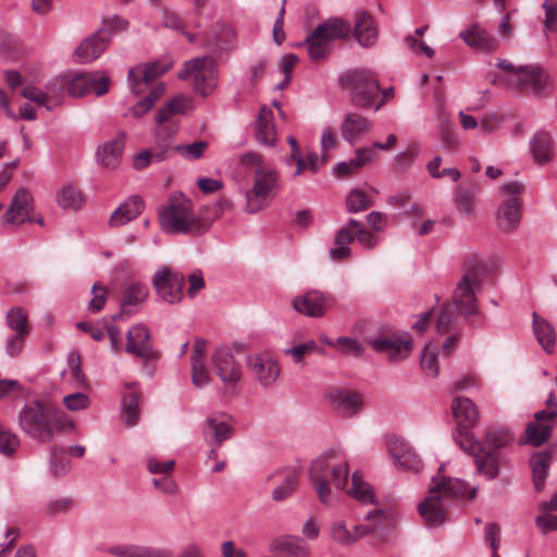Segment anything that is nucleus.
<instances>
[{
    "label": "nucleus",
    "instance_id": "1",
    "mask_svg": "<svg viewBox=\"0 0 557 557\" xmlns=\"http://www.w3.org/2000/svg\"><path fill=\"white\" fill-rule=\"evenodd\" d=\"M308 475L319 500L325 506H332L335 500L330 484L337 491L346 490L347 495L362 504H375L373 487L359 472L351 474V487L347 488L350 478L348 462L334 450L325 451L313 459Z\"/></svg>",
    "mask_w": 557,
    "mask_h": 557
},
{
    "label": "nucleus",
    "instance_id": "2",
    "mask_svg": "<svg viewBox=\"0 0 557 557\" xmlns=\"http://www.w3.org/2000/svg\"><path fill=\"white\" fill-rule=\"evenodd\" d=\"M478 488H470L459 479L437 474L432 478L429 495L419 505L418 510L429 527L442 525L447 518L451 499H473Z\"/></svg>",
    "mask_w": 557,
    "mask_h": 557
},
{
    "label": "nucleus",
    "instance_id": "3",
    "mask_svg": "<svg viewBox=\"0 0 557 557\" xmlns=\"http://www.w3.org/2000/svg\"><path fill=\"white\" fill-rule=\"evenodd\" d=\"M239 164L253 175L252 187L245 193V210L249 213L258 212L267 207L278 191V172L257 152L242 154Z\"/></svg>",
    "mask_w": 557,
    "mask_h": 557
},
{
    "label": "nucleus",
    "instance_id": "4",
    "mask_svg": "<svg viewBox=\"0 0 557 557\" xmlns=\"http://www.w3.org/2000/svg\"><path fill=\"white\" fill-rule=\"evenodd\" d=\"M18 425L28 436L40 442L51 441L54 432L62 431L66 425L74 429L72 421L38 400L30 401L22 408Z\"/></svg>",
    "mask_w": 557,
    "mask_h": 557
},
{
    "label": "nucleus",
    "instance_id": "5",
    "mask_svg": "<svg viewBox=\"0 0 557 557\" xmlns=\"http://www.w3.org/2000/svg\"><path fill=\"white\" fill-rule=\"evenodd\" d=\"M161 228L169 234L202 233L209 224L202 222L193 210L189 199L172 197L159 212Z\"/></svg>",
    "mask_w": 557,
    "mask_h": 557
},
{
    "label": "nucleus",
    "instance_id": "6",
    "mask_svg": "<svg viewBox=\"0 0 557 557\" xmlns=\"http://www.w3.org/2000/svg\"><path fill=\"white\" fill-rule=\"evenodd\" d=\"M109 84V76L102 72H81L54 78L47 85V90L52 95H59L66 88L72 97H84L89 94L99 97L108 91Z\"/></svg>",
    "mask_w": 557,
    "mask_h": 557
},
{
    "label": "nucleus",
    "instance_id": "7",
    "mask_svg": "<svg viewBox=\"0 0 557 557\" xmlns=\"http://www.w3.org/2000/svg\"><path fill=\"white\" fill-rule=\"evenodd\" d=\"M524 186L520 182L505 183L499 187L500 200L495 212V223L503 233L513 232L522 218V194Z\"/></svg>",
    "mask_w": 557,
    "mask_h": 557
},
{
    "label": "nucleus",
    "instance_id": "8",
    "mask_svg": "<svg viewBox=\"0 0 557 557\" xmlns=\"http://www.w3.org/2000/svg\"><path fill=\"white\" fill-rule=\"evenodd\" d=\"M350 24L342 18H329L320 24L305 44L311 60H322L332 49V41L350 34Z\"/></svg>",
    "mask_w": 557,
    "mask_h": 557
},
{
    "label": "nucleus",
    "instance_id": "9",
    "mask_svg": "<svg viewBox=\"0 0 557 557\" xmlns=\"http://www.w3.org/2000/svg\"><path fill=\"white\" fill-rule=\"evenodd\" d=\"M178 78L193 79L196 91L208 96L218 84L216 62L210 55L194 58L185 62L184 69L178 73Z\"/></svg>",
    "mask_w": 557,
    "mask_h": 557
},
{
    "label": "nucleus",
    "instance_id": "10",
    "mask_svg": "<svg viewBox=\"0 0 557 557\" xmlns=\"http://www.w3.org/2000/svg\"><path fill=\"white\" fill-rule=\"evenodd\" d=\"M344 87L350 94L356 106L371 108L379 92V83L374 75L367 70H355L344 74L341 78Z\"/></svg>",
    "mask_w": 557,
    "mask_h": 557
},
{
    "label": "nucleus",
    "instance_id": "11",
    "mask_svg": "<svg viewBox=\"0 0 557 557\" xmlns=\"http://www.w3.org/2000/svg\"><path fill=\"white\" fill-rule=\"evenodd\" d=\"M245 363L250 377L263 388L273 387L281 376L278 359L269 350L247 355Z\"/></svg>",
    "mask_w": 557,
    "mask_h": 557
},
{
    "label": "nucleus",
    "instance_id": "12",
    "mask_svg": "<svg viewBox=\"0 0 557 557\" xmlns=\"http://www.w3.org/2000/svg\"><path fill=\"white\" fill-rule=\"evenodd\" d=\"M547 409L540 410L534 414V421L530 422L525 429V443L540 446L552 435V431L557 421V399L550 393L546 400Z\"/></svg>",
    "mask_w": 557,
    "mask_h": 557
},
{
    "label": "nucleus",
    "instance_id": "13",
    "mask_svg": "<svg viewBox=\"0 0 557 557\" xmlns=\"http://www.w3.org/2000/svg\"><path fill=\"white\" fill-rule=\"evenodd\" d=\"M185 277L181 272L163 267L156 271L152 285L158 296L165 302L174 305L182 300Z\"/></svg>",
    "mask_w": 557,
    "mask_h": 557
},
{
    "label": "nucleus",
    "instance_id": "14",
    "mask_svg": "<svg viewBox=\"0 0 557 557\" xmlns=\"http://www.w3.org/2000/svg\"><path fill=\"white\" fill-rule=\"evenodd\" d=\"M456 443L461 449L474 457L478 472L487 479H494L498 474V462L494 454H484L480 442L474 440L472 434L460 432L456 436Z\"/></svg>",
    "mask_w": 557,
    "mask_h": 557
},
{
    "label": "nucleus",
    "instance_id": "15",
    "mask_svg": "<svg viewBox=\"0 0 557 557\" xmlns=\"http://www.w3.org/2000/svg\"><path fill=\"white\" fill-rule=\"evenodd\" d=\"M211 362L224 386L230 389L235 388L243 377V372L231 349L225 346L218 347L211 357Z\"/></svg>",
    "mask_w": 557,
    "mask_h": 557
},
{
    "label": "nucleus",
    "instance_id": "16",
    "mask_svg": "<svg viewBox=\"0 0 557 557\" xmlns=\"http://www.w3.org/2000/svg\"><path fill=\"white\" fill-rule=\"evenodd\" d=\"M505 86L515 89L531 88L535 95L542 96L549 86V76L539 65L518 66Z\"/></svg>",
    "mask_w": 557,
    "mask_h": 557
},
{
    "label": "nucleus",
    "instance_id": "17",
    "mask_svg": "<svg viewBox=\"0 0 557 557\" xmlns=\"http://www.w3.org/2000/svg\"><path fill=\"white\" fill-rule=\"evenodd\" d=\"M480 287V278L475 272H469L458 282L453 300L461 315L478 313L475 289Z\"/></svg>",
    "mask_w": 557,
    "mask_h": 557
},
{
    "label": "nucleus",
    "instance_id": "18",
    "mask_svg": "<svg viewBox=\"0 0 557 557\" xmlns=\"http://www.w3.org/2000/svg\"><path fill=\"white\" fill-rule=\"evenodd\" d=\"M376 351L386 354L391 362H398L409 357L412 349L411 337L408 334L387 335L369 341Z\"/></svg>",
    "mask_w": 557,
    "mask_h": 557
},
{
    "label": "nucleus",
    "instance_id": "19",
    "mask_svg": "<svg viewBox=\"0 0 557 557\" xmlns=\"http://www.w3.org/2000/svg\"><path fill=\"white\" fill-rule=\"evenodd\" d=\"M34 210V197L29 189L20 187L13 195L7 212L3 214V223L22 225L32 221L30 213Z\"/></svg>",
    "mask_w": 557,
    "mask_h": 557
},
{
    "label": "nucleus",
    "instance_id": "20",
    "mask_svg": "<svg viewBox=\"0 0 557 557\" xmlns=\"http://www.w3.org/2000/svg\"><path fill=\"white\" fill-rule=\"evenodd\" d=\"M330 406L343 417L351 418L361 412L363 399L352 389L334 387L326 394Z\"/></svg>",
    "mask_w": 557,
    "mask_h": 557
},
{
    "label": "nucleus",
    "instance_id": "21",
    "mask_svg": "<svg viewBox=\"0 0 557 557\" xmlns=\"http://www.w3.org/2000/svg\"><path fill=\"white\" fill-rule=\"evenodd\" d=\"M332 302L333 298L331 295L319 290H310L304 295L296 296L292 301V306L300 314L309 318H321Z\"/></svg>",
    "mask_w": 557,
    "mask_h": 557
},
{
    "label": "nucleus",
    "instance_id": "22",
    "mask_svg": "<svg viewBox=\"0 0 557 557\" xmlns=\"http://www.w3.org/2000/svg\"><path fill=\"white\" fill-rule=\"evenodd\" d=\"M171 66V61H154L131 69L128 72V81L132 90L136 95L141 94L146 86L152 83L158 76L164 74Z\"/></svg>",
    "mask_w": 557,
    "mask_h": 557
},
{
    "label": "nucleus",
    "instance_id": "23",
    "mask_svg": "<svg viewBox=\"0 0 557 557\" xmlns=\"http://www.w3.org/2000/svg\"><path fill=\"white\" fill-rule=\"evenodd\" d=\"M372 128V121L356 112L346 113L339 126L343 139L350 146H355L370 134Z\"/></svg>",
    "mask_w": 557,
    "mask_h": 557
},
{
    "label": "nucleus",
    "instance_id": "24",
    "mask_svg": "<svg viewBox=\"0 0 557 557\" xmlns=\"http://www.w3.org/2000/svg\"><path fill=\"white\" fill-rule=\"evenodd\" d=\"M110 38V32L106 28H101L94 35L84 39L75 50L77 61L87 63L98 59L107 49Z\"/></svg>",
    "mask_w": 557,
    "mask_h": 557
},
{
    "label": "nucleus",
    "instance_id": "25",
    "mask_svg": "<svg viewBox=\"0 0 557 557\" xmlns=\"http://www.w3.org/2000/svg\"><path fill=\"white\" fill-rule=\"evenodd\" d=\"M451 410L458 425V432L455 437L460 432L471 434V428L476 424L480 418L478 407L473 400L463 396L455 397L451 401Z\"/></svg>",
    "mask_w": 557,
    "mask_h": 557
},
{
    "label": "nucleus",
    "instance_id": "26",
    "mask_svg": "<svg viewBox=\"0 0 557 557\" xmlns=\"http://www.w3.org/2000/svg\"><path fill=\"white\" fill-rule=\"evenodd\" d=\"M394 465L403 470L419 472L422 462L413 449L403 440H394L388 445Z\"/></svg>",
    "mask_w": 557,
    "mask_h": 557
},
{
    "label": "nucleus",
    "instance_id": "27",
    "mask_svg": "<svg viewBox=\"0 0 557 557\" xmlns=\"http://www.w3.org/2000/svg\"><path fill=\"white\" fill-rule=\"evenodd\" d=\"M163 128H158L156 132L157 149H144L136 153L133 158V168L135 170L146 169L152 162H160L165 159L166 153L171 150L168 136L163 134Z\"/></svg>",
    "mask_w": 557,
    "mask_h": 557
},
{
    "label": "nucleus",
    "instance_id": "28",
    "mask_svg": "<svg viewBox=\"0 0 557 557\" xmlns=\"http://www.w3.org/2000/svg\"><path fill=\"white\" fill-rule=\"evenodd\" d=\"M126 351L136 357L147 358L151 354L149 329L144 324H136L127 332Z\"/></svg>",
    "mask_w": 557,
    "mask_h": 557
},
{
    "label": "nucleus",
    "instance_id": "29",
    "mask_svg": "<svg viewBox=\"0 0 557 557\" xmlns=\"http://www.w3.org/2000/svg\"><path fill=\"white\" fill-rule=\"evenodd\" d=\"M255 138L262 146H274L276 143V127L273 111L261 107L255 123Z\"/></svg>",
    "mask_w": 557,
    "mask_h": 557
},
{
    "label": "nucleus",
    "instance_id": "30",
    "mask_svg": "<svg viewBox=\"0 0 557 557\" xmlns=\"http://www.w3.org/2000/svg\"><path fill=\"white\" fill-rule=\"evenodd\" d=\"M234 432L231 419L225 414L209 416L205 420L203 434L211 437L216 445L231 438Z\"/></svg>",
    "mask_w": 557,
    "mask_h": 557
},
{
    "label": "nucleus",
    "instance_id": "31",
    "mask_svg": "<svg viewBox=\"0 0 557 557\" xmlns=\"http://www.w3.org/2000/svg\"><path fill=\"white\" fill-rule=\"evenodd\" d=\"M149 295V288L145 283L131 282L123 290L121 298L122 313L132 314L138 311L139 307L146 301Z\"/></svg>",
    "mask_w": 557,
    "mask_h": 557
},
{
    "label": "nucleus",
    "instance_id": "32",
    "mask_svg": "<svg viewBox=\"0 0 557 557\" xmlns=\"http://www.w3.org/2000/svg\"><path fill=\"white\" fill-rule=\"evenodd\" d=\"M191 108V99L184 95H178L174 97L164 108H161L157 114V124L158 128H163V134L168 137H171L172 134L175 133V128L172 127L171 131H168L163 124L170 120L173 114H183L187 112Z\"/></svg>",
    "mask_w": 557,
    "mask_h": 557
},
{
    "label": "nucleus",
    "instance_id": "33",
    "mask_svg": "<svg viewBox=\"0 0 557 557\" xmlns=\"http://www.w3.org/2000/svg\"><path fill=\"white\" fill-rule=\"evenodd\" d=\"M144 209V202L140 197L132 196L121 203L111 214L109 224L113 227L125 225L136 219Z\"/></svg>",
    "mask_w": 557,
    "mask_h": 557
},
{
    "label": "nucleus",
    "instance_id": "34",
    "mask_svg": "<svg viewBox=\"0 0 557 557\" xmlns=\"http://www.w3.org/2000/svg\"><path fill=\"white\" fill-rule=\"evenodd\" d=\"M459 37L471 48L493 51L497 48V40L481 26L473 24L459 34Z\"/></svg>",
    "mask_w": 557,
    "mask_h": 557
},
{
    "label": "nucleus",
    "instance_id": "35",
    "mask_svg": "<svg viewBox=\"0 0 557 557\" xmlns=\"http://www.w3.org/2000/svg\"><path fill=\"white\" fill-rule=\"evenodd\" d=\"M109 553L116 557H171L168 549L136 544L112 546Z\"/></svg>",
    "mask_w": 557,
    "mask_h": 557
},
{
    "label": "nucleus",
    "instance_id": "36",
    "mask_svg": "<svg viewBox=\"0 0 557 557\" xmlns=\"http://www.w3.org/2000/svg\"><path fill=\"white\" fill-rule=\"evenodd\" d=\"M530 146L533 159L536 163L543 165L553 160L554 140L549 133H535L531 139Z\"/></svg>",
    "mask_w": 557,
    "mask_h": 557
},
{
    "label": "nucleus",
    "instance_id": "37",
    "mask_svg": "<svg viewBox=\"0 0 557 557\" xmlns=\"http://www.w3.org/2000/svg\"><path fill=\"white\" fill-rule=\"evenodd\" d=\"M272 549L287 557H310L309 546L298 536L285 535L278 537L273 542Z\"/></svg>",
    "mask_w": 557,
    "mask_h": 557
},
{
    "label": "nucleus",
    "instance_id": "38",
    "mask_svg": "<svg viewBox=\"0 0 557 557\" xmlns=\"http://www.w3.org/2000/svg\"><path fill=\"white\" fill-rule=\"evenodd\" d=\"M533 332L536 336L539 344L542 348L552 354L555 348L556 334L552 324L544 318H541L536 312H533Z\"/></svg>",
    "mask_w": 557,
    "mask_h": 557
},
{
    "label": "nucleus",
    "instance_id": "39",
    "mask_svg": "<svg viewBox=\"0 0 557 557\" xmlns=\"http://www.w3.org/2000/svg\"><path fill=\"white\" fill-rule=\"evenodd\" d=\"M124 136L120 135L98 148V158L106 168H115L124 150Z\"/></svg>",
    "mask_w": 557,
    "mask_h": 557
},
{
    "label": "nucleus",
    "instance_id": "40",
    "mask_svg": "<svg viewBox=\"0 0 557 557\" xmlns=\"http://www.w3.org/2000/svg\"><path fill=\"white\" fill-rule=\"evenodd\" d=\"M277 475L281 478V483L273 488L272 498L280 502L286 499L295 492L299 475L297 470L292 468L281 471Z\"/></svg>",
    "mask_w": 557,
    "mask_h": 557
},
{
    "label": "nucleus",
    "instance_id": "41",
    "mask_svg": "<svg viewBox=\"0 0 557 557\" xmlns=\"http://www.w3.org/2000/svg\"><path fill=\"white\" fill-rule=\"evenodd\" d=\"M533 475V484L537 491L544 487L546 476L550 467V455L547 451L534 454L530 459Z\"/></svg>",
    "mask_w": 557,
    "mask_h": 557
},
{
    "label": "nucleus",
    "instance_id": "42",
    "mask_svg": "<svg viewBox=\"0 0 557 557\" xmlns=\"http://www.w3.org/2000/svg\"><path fill=\"white\" fill-rule=\"evenodd\" d=\"M355 36L358 42L364 47H370L375 41L376 30L373 26V21L366 12L357 14Z\"/></svg>",
    "mask_w": 557,
    "mask_h": 557
},
{
    "label": "nucleus",
    "instance_id": "43",
    "mask_svg": "<svg viewBox=\"0 0 557 557\" xmlns=\"http://www.w3.org/2000/svg\"><path fill=\"white\" fill-rule=\"evenodd\" d=\"M290 346L283 349V355L290 357L295 363L302 362L305 356L312 352H322L313 339L298 342L296 335L289 339Z\"/></svg>",
    "mask_w": 557,
    "mask_h": 557
},
{
    "label": "nucleus",
    "instance_id": "44",
    "mask_svg": "<svg viewBox=\"0 0 557 557\" xmlns=\"http://www.w3.org/2000/svg\"><path fill=\"white\" fill-rule=\"evenodd\" d=\"M57 202L62 209L78 210L84 202V198L78 188L74 185L67 184L59 189L57 194Z\"/></svg>",
    "mask_w": 557,
    "mask_h": 557
},
{
    "label": "nucleus",
    "instance_id": "45",
    "mask_svg": "<svg viewBox=\"0 0 557 557\" xmlns=\"http://www.w3.org/2000/svg\"><path fill=\"white\" fill-rule=\"evenodd\" d=\"M420 368L425 376L434 379L440 373L437 348L433 344H426L421 351Z\"/></svg>",
    "mask_w": 557,
    "mask_h": 557
},
{
    "label": "nucleus",
    "instance_id": "46",
    "mask_svg": "<svg viewBox=\"0 0 557 557\" xmlns=\"http://www.w3.org/2000/svg\"><path fill=\"white\" fill-rule=\"evenodd\" d=\"M62 375L73 380L77 387H84L87 385V380L82 371L81 356L77 352L69 354L67 369L62 372Z\"/></svg>",
    "mask_w": 557,
    "mask_h": 557
},
{
    "label": "nucleus",
    "instance_id": "47",
    "mask_svg": "<svg viewBox=\"0 0 557 557\" xmlns=\"http://www.w3.org/2000/svg\"><path fill=\"white\" fill-rule=\"evenodd\" d=\"M122 417L127 426H134L139 417V395L131 393L123 398Z\"/></svg>",
    "mask_w": 557,
    "mask_h": 557
},
{
    "label": "nucleus",
    "instance_id": "48",
    "mask_svg": "<svg viewBox=\"0 0 557 557\" xmlns=\"http://www.w3.org/2000/svg\"><path fill=\"white\" fill-rule=\"evenodd\" d=\"M455 205L460 213L472 216L475 209L474 193L465 187H458L455 194Z\"/></svg>",
    "mask_w": 557,
    "mask_h": 557
},
{
    "label": "nucleus",
    "instance_id": "49",
    "mask_svg": "<svg viewBox=\"0 0 557 557\" xmlns=\"http://www.w3.org/2000/svg\"><path fill=\"white\" fill-rule=\"evenodd\" d=\"M327 346L337 348L342 354L359 357L363 352V346L355 338L342 336L335 342H327Z\"/></svg>",
    "mask_w": 557,
    "mask_h": 557
},
{
    "label": "nucleus",
    "instance_id": "50",
    "mask_svg": "<svg viewBox=\"0 0 557 557\" xmlns=\"http://www.w3.org/2000/svg\"><path fill=\"white\" fill-rule=\"evenodd\" d=\"M7 323L16 334H28L27 313L22 308H13L7 313Z\"/></svg>",
    "mask_w": 557,
    "mask_h": 557
},
{
    "label": "nucleus",
    "instance_id": "51",
    "mask_svg": "<svg viewBox=\"0 0 557 557\" xmlns=\"http://www.w3.org/2000/svg\"><path fill=\"white\" fill-rule=\"evenodd\" d=\"M371 206H372L371 199L364 191H362L360 189H354L347 196L346 207L349 212L363 211Z\"/></svg>",
    "mask_w": 557,
    "mask_h": 557
},
{
    "label": "nucleus",
    "instance_id": "52",
    "mask_svg": "<svg viewBox=\"0 0 557 557\" xmlns=\"http://www.w3.org/2000/svg\"><path fill=\"white\" fill-rule=\"evenodd\" d=\"M208 147V144L203 140H198L191 144L187 145H178L175 146V150L186 160H198L200 159L206 149Z\"/></svg>",
    "mask_w": 557,
    "mask_h": 557
},
{
    "label": "nucleus",
    "instance_id": "53",
    "mask_svg": "<svg viewBox=\"0 0 557 557\" xmlns=\"http://www.w3.org/2000/svg\"><path fill=\"white\" fill-rule=\"evenodd\" d=\"M91 293H92V298L90 299V301L88 304V309L91 312H99L100 310L103 309V307L107 302L109 290L104 285H102L100 283H95L92 285Z\"/></svg>",
    "mask_w": 557,
    "mask_h": 557
},
{
    "label": "nucleus",
    "instance_id": "54",
    "mask_svg": "<svg viewBox=\"0 0 557 557\" xmlns=\"http://www.w3.org/2000/svg\"><path fill=\"white\" fill-rule=\"evenodd\" d=\"M485 438L492 448L497 449L510 443L512 436L506 430L492 428L486 432Z\"/></svg>",
    "mask_w": 557,
    "mask_h": 557
},
{
    "label": "nucleus",
    "instance_id": "55",
    "mask_svg": "<svg viewBox=\"0 0 557 557\" xmlns=\"http://www.w3.org/2000/svg\"><path fill=\"white\" fill-rule=\"evenodd\" d=\"M332 539L342 545L354 544L351 531L347 529L346 523L342 520L334 521L331 525Z\"/></svg>",
    "mask_w": 557,
    "mask_h": 557
},
{
    "label": "nucleus",
    "instance_id": "56",
    "mask_svg": "<svg viewBox=\"0 0 557 557\" xmlns=\"http://www.w3.org/2000/svg\"><path fill=\"white\" fill-rule=\"evenodd\" d=\"M191 364V381L196 387H203L210 382V373L206 367L205 361L190 362Z\"/></svg>",
    "mask_w": 557,
    "mask_h": 557
},
{
    "label": "nucleus",
    "instance_id": "57",
    "mask_svg": "<svg viewBox=\"0 0 557 557\" xmlns=\"http://www.w3.org/2000/svg\"><path fill=\"white\" fill-rule=\"evenodd\" d=\"M63 404L69 410L78 411L88 408L90 399L84 393H73L63 397Z\"/></svg>",
    "mask_w": 557,
    "mask_h": 557
},
{
    "label": "nucleus",
    "instance_id": "58",
    "mask_svg": "<svg viewBox=\"0 0 557 557\" xmlns=\"http://www.w3.org/2000/svg\"><path fill=\"white\" fill-rule=\"evenodd\" d=\"M74 507L72 498L63 497L50 500L46 506V512L50 517L66 513Z\"/></svg>",
    "mask_w": 557,
    "mask_h": 557
},
{
    "label": "nucleus",
    "instance_id": "59",
    "mask_svg": "<svg viewBox=\"0 0 557 557\" xmlns=\"http://www.w3.org/2000/svg\"><path fill=\"white\" fill-rule=\"evenodd\" d=\"M20 446L18 437L0 428V453L9 456L13 454Z\"/></svg>",
    "mask_w": 557,
    "mask_h": 557
},
{
    "label": "nucleus",
    "instance_id": "60",
    "mask_svg": "<svg viewBox=\"0 0 557 557\" xmlns=\"http://www.w3.org/2000/svg\"><path fill=\"white\" fill-rule=\"evenodd\" d=\"M376 158V152L373 148L363 147L356 150L355 156L350 159L352 162V166L359 170L366 164L374 161Z\"/></svg>",
    "mask_w": 557,
    "mask_h": 557
},
{
    "label": "nucleus",
    "instance_id": "61",
    "mask_svg": "<svg viewBox=\"0 0 557 557\" xmlns=\"http://www.w3.org/2000/svg\"><path fill=\"white\" fill-rule=\"evenodd\" d=\"M455 323V317L453 314L451 307L446 305L441 311L437 321L436 329L440 334L448 333Z\"/></svg>",
    "mask_w": 557,
    "mask_h": 557
},
{
    "label": "nucleus",
    "instance_id": "62",
    "mask_svg": "<svg viewBox=\"0 0 557 557\" xmlns=\"http://www.w3.org/2000/svg\"><path fill=\"white\" fill-rule=\"evenodd\" d=\"M359 228V222L355 219H350L348 224L338 231L336 234V239L339 244H345L349 246V244L357 238L356 230Z\"/></svg>",
    "mask_w": 557,
    "mask_h": 557
},
{
    "label": "nucleus",
    "instance_id": "63",
    "mask_svg": "<svg viewBox=\"0 0 557 557\" xmlns=\"http://www.w3.org/2000/svg\"><path fill=\"white\" fill-rule=\"evenodd\" d=\"M535 523L544 534L555 531L557 530V515H554L550 511H543L536 517Z\"/></svg>",
    "mask_w": 557,
    "mask_h": 557
},
{
    "label": "nucleus",
    "instance_id": "64",
    "mask_svg": "<svg viewBox=\"0 0 557 557\" xmlns=\"http://www.w3.org/2000/svg\"><path fill=\"white\" fill-rule=\"evenodd\" d=\"M70 469V461L65 458H59L57 449L53 448L51 451L50 471L54 476H61L65 474Z\"/></svg>",
    "mask_w": 557,
    "mask_h": 557
}]
</instances>
